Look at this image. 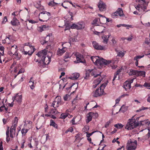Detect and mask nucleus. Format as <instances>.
Returning <instances> with one entry per match:
<instances>
[{
    "mask_svg": "<svg viewBox=\"0 0 150 150\" xmlns=\"http://www.w3.org/2000/svg\"><path fill=\"white\" fill-rule=\"evenodd\" d=\"M47 51L45 49L39 52L36 55L37 56V59L34 60L35 62L43 64L45 65L48 64L50 62L51 59L50 57H46Z\"/></svg>",
    "mask_w": 150,
    "mask_h": 150,
    "instance_id": "obj_1",
    "label": "nucleus"
},
{
    "mask_svg": "<svg viewBox=\"0 0 150 150\" xmlns=\"http://www.w3.org/2000/svg\"><path fill=\"white\" fill-rule=\"evenodd\" d=\"M91 59L95 65L101 67L108 64L111 62V61L106 60L103 58H100L98 56H92L91 57Z\"/></svg>",
    "mask_w": 150,
    "mask_h": 150,
    "instance_id": "obj_2",
    "label": "nucleus"
},
{
    "mask_svg": "<svg viewBox=\"0 0 150 150\" xmlns=\"http://www.w3.org/2000/svg\"><path fill=\"white\" fill-rule=\"evenodd\" d=\"M75 14V13H74L72 12L69 11L67 15L65 16V18H66V22L65 23V28L64 29V30H69L70 28L74 29V28H72L73 24L71 25V23L69 21H72L73 19L72 17Z\"/></svg>",
    "mask_w": 150,
    "mask_h": 150,
    "instance_id": "obj_3",
    "label": "nucleus"
},
{
    "mask_svg": "<svg viewBox=\"0 0 150 150\" xmlns=\"http://www.w3.org/2000/svg\"><path fill=\"white\" fill-rule=\"evenodd\" d=\"M134 116H132L131 119H129L127 123L125 128L128 130H131L136 127L139 125L138 120L140 117H138L136 120L134 118Z\"/></svg>",
    "mask_w": 150,
    "mask_h": 150,
    "instance_id": "obj_4",
    "label": "nucleus"
},
{
    "mask_svg": "<svg viewBox=\"0 0 150 150\" xmlns=\"http://www.w3.org/2000/svg\"><path fill=\"white\" fill-rule=\"evenodd\" d=\"M137 146V142L136 140L132 141L131 139L129 140L127 144V150H135Z\"/></svg>",
    "mask_w": 150,
    "mask_h": 150,
    "instance_id": "obj_5",
    "label": "nucleus"
},
{
    "mask_svg": "<svg viewBox=\"0 0 150 150\" xmlns=\"http://www.w3.org/2000/svg\"><path fill=\"white\" fill-rule=\"evenodd\" d=\"M137 3H139L137 5L135 6V8L137 9V8H141L142 9H146L148 6V3L146 2L145 0H135Z\"/></svg>",
    "mask_w": 150,
    "mask_h": 150,
    "instance_id": "obj_6",
    "label": "nucleus"
},
{
    "mask_svg": "<svg viewBox=\"0 0 150 150\" xmlns=\"http://www.w3.org/2000/svg\"><path fill=\"white\" fill-rule=\"evenodd\" d=\"M51 14L49 12L46 11H43L40 13L39 16L42 19H39V20L41 21H47L50 18Z\"/></svg>",
    "mask_w": 150,
    "mask_h": 150,
    "instance_id": "obj_7",
    "label": "nucleus"
},
{
    "mask_svg": "<svg viewBox=\"0 0 150 150\" xmlns=\"http://www.w3.org/2000/svg\"><path fill=\"white\" fill-rule=\"evenodd\" d=\"M66 43L68 44L69 45L71 46L70 43H69L67 42H62V46L63 47L61 49L59 48L57 51V54L59 56L62 55L67 50V48L65 46H64V44Z\"/></svg>",
    "mask_w": 150,
    "mask_h": 150,
    "instance_id": "obj_8",
    "label": "nucleus"
},
{
    "mask_svg": "<svg viewBox=\"0 0 150 150\" xmlns=\"http://www.w3.org/2000/svg\"><path fill=\"white\" fill-rule=\"evenodd\" d=\"M72 28L78 30H82L85 28V23L83 21L79 22L76 23H73Z\"/></svg>",
    "mask_w": 150,
    "mask_h": 150,
    "instance_id": "obj_9",
    "label": "nucleus"
},
{
    "mask_svg": "<svg viewBox=\"0 0 150 150\" xmlns=\"http://www.w3.org/2000/svg\"><path fill=\"white\" fill-rule=\"evenodd\" d=\"M73 54L76 56V60L74 62L76 63H85V61L84 60L83 57L82 55L79 54L78 52H76L75 53H73Z\"/></svg>",
    "mask_w": 150,
    "mask_h": 150,
    "instance_id": "obj_10",
    "label": "nucleus"
},
{
    "mask_svg": "<svg viewBox=\"0 0 150 150\" xmlns=\"http://www.w3.org/2000/svg\"><path fill=\"white\" fill-rule=\"evenodd\" d=\"M134 79L126 81L124 83V88L127 91L131 88V83H132Z\"/></svg>",
    "mask_w": 150,
    "mask_h": 150,
    "instance_id": "obj_11",
    "label": "nucleus"
},
{
    "mask_svg": "<svg viewBox=\"0 0 150 150\" xmlns=\"http://www.w3.org/2000/svg\"><path fill=\"white\" fill-rule=\"evenodd\" d=\"M92 44L94 48L97 50H105L107 49L105 46L99 45L98 43L96 41H93Z\"/></svg>",
    "mask_w": 150,
    "mask_h": 150,
    "instance_id": "obj_12",
    "label": "nucleus"
},
{
    "mask_svg": "<svg viewBox=\"0 0 150 150\" xmlns=\"http://www.w3.org/2000/svg\"><path fill=\"white\" fill-rule=\"evenodd\" d=\"M17 46L16 45H13L12 46L11 49V51L9 52V54L11 56L13 55H15L17 56L18 55V54L17 53Z\"/></svg>",
    "mask_w": 150,
    "mask_h": 150,
    "instance_id": "obj_13",
    "label": "nucleus"
},
{
    "mask_svg": "<svg viewBox=\"0 0 150 150\" xmlns=\"http://www.w3.org/2000/svg\"><path fill=\"white\" fill-rule=\"evenodd\" d=\"M104 92L103 89L101 90L100 88L97 89L93 92V96L94 97H97L102 95Z\"/></svg>",
    "mask_w": 150,
    "mask_h": 150,
    "instance_id": "obj_14",
    "label": "nucleus"
},
{
    "mask_svg": "<svg viewBox=\"0 0 150 150\" xmlns=\"http://www.w3.org/2000/svg\"><path fill=\"white\" fill-rule=\"evenodd\" d=\"M13 101L15 100L18 103L20 104L22 101V96L20 93L16 94L15 96L12 98Z\"/></svg>",
    "mask_w": 150,
    "mask_h": 150,
    "instance_id": "obj_15",
    "label": "nucleus"
},
{
    "mask_svg": "<svg viewBox=\"0 0 150 150\" xmlns=\"http://www.w3.org/2000/svg\"><path fill=\"white\" fill-rule=\"evenodd\" d=\"M16 127V125H14L10 129V137L12 138H13L15 135Z\"/></svg>",
    "mask_w": 150,
    "mask_h": 150,
    "instance_id": "obj_16",
    "label": "nucleus"
},
{
    "mask_svg": "<svg viewBox=\"0 0 150 150\" xmlns=\"http://www.w3.org/2000/svg\"><path fill=\"white\" fill-rule=\"evenodd\" d=\"M119 10V11L115 12L112 14L111 17L112 18H115L119 16H122L123 15L122 10Z\"/></svg>",
    "mask_w": 150,
    "mask_h": 150,
    "instance_id": "obj_17",
    "label": "nucleus"
},
{
    "mask_svg": "<svg viewBox=\"0 0 150 150\" xmlns=\"http://www.w3.org/2000/svg\"><path fill=\"white\" fill-rule=\"evenodd\" d=\"M24 127L28 129H30L31 127L32 123L30 121H24Z\"/></svg>",
    "mask_w": 150,
    "mask_h": 150,
    "instance_id": "obj_18",
    "label": "nucleus"
},
{
    "mask_svg": "<svg viewBox=\"0 0 150 150\" xmlns=\"http://www.w3.org/2000/svg\"><path fill=\"white\" fill-rule=\"evenodd\" d=\"M93 70H88V71H87L86 74V76L84 77L85 79H87L88 77L89 76V73H90L91 71H92L91 73V75L93 76H94V77H97L98 76L100 75V74L101 73H100L99 74H96L95 75L94 73L93 72Z\"/></svg>",
    "mask_w": 150,
    "mask_h": 150,
    "instance_id": "obj_19",
    "label": "nucleus"
},
{
    "mask_svg": "<svg viewBox=\"0 0 150 150\" xmlns=\"http://www.w3.org/2000/svg\"><path fill=\"white\" fill-rule=\"evenodd\" d=\"M103 79V77L100 76L98 79H97L94 80L93 83V87L94 88H96L97 85L100 83L101 81Z\"/></svg>",
    "mask_w": 150,
    "mask_h": 150,
    "instance_id": "obj_20",
    "label": "nucleus"
},
{
    "mask_svg": "<svg viewBox=\"0 0 150 150\" xmlns=\"http://www.w3.org/2000/svg\"><path fill=\"white\" fill-rule=\"evenodd\" d=\"M93 115L94 112H91L88 113L87 115V118L86 120V123H88L91 120L93 116Z\"/></svg>",
    "mask_w": 150,
    "mask_h": 150,
    "instance_id": "obj_21",
    "label": "nucleus"
},
{
    "mask_svg": "<svg viewBox=\"0 0 150 150\" xmlns=\"http://www.w3.org/2000/svg\"><path fill=\"white\" fill-rule=\"evenodd\" d=\"M11 23L13 26L18 25L20 24V22L17 19L16 17H13L12 20L11 22Z\"/></svg>",
    "mask_w": 150,
    "mask_h": 150,
    "instance_id": "obj_22",
    "label": "nucleus"
},
{
    "mask_svg": "<svg viewBox=\"0 0 150 150\" xmlns=\"http://www.w3.org/2000/svg\"><path fill=\"white\" fill-rule=\"evenodd\" d=\"M80 74L78 73H73L69 77V78L72 80H75L77 79L79 77Z\"/></svg>",
    "mask_w": 150,
    "mask_h": 150,
    "instance_id": "obj_23",
    "label": "nucleus"
},
{
    "mask_svg": "<svg viewBox=\"0 0 150 150\" xmlns=\"http://www.w3.org/2000/svg\"><path fill=\"white\" fill-rule=\"evenodd\" d=\"M98 6L100 9L101 8L104 9L106 8V5L105 3L100 0L99 2L98 3Z\"/></svg>",
    "mask_w": 150,
    "mask_h": 150,
    "instance_id": "obj_24",
    "label": "nucleus"
},
{
    "mask_svg": "<svg viewBox=\"0 0 150 150\" xmlns=\"http://www.w3.org/2000/svg\"><path fill=\"white\" fill-rule=\"evenodd\" d=\"M115 51L117 53V56L121 58L123 57L126 53V52L125 51H119L117 50H115Z\"/></svg>",
    "mask_w": 150,
    "mask_h": 150,
    "instance_id": "obj_25",
    "label": "nucleus"
},
{
    "mask_svg": "<svg viewBox=\"0 0 150 150\" xmlns=\"http://www.w3.org/2000/svg\"><path fill=\"white\" fill-rule=\"evenodd\" d=\"M21 11L17 10L13 12L11 15L13 16V17L18 18L20 17V13Z\"/></svg>",
    "mask_w": 150,
    "mask_h": 150,
    "instance_id": "obj_26",
    "label": "nucleus"
},
{
    "mask_svg": "<svg viewBox=\"0 0 150 150\" xmlns=\"http://www.w3.org/2000/svg\"><path fill=\"white\" fill-rule=\"evenodd\" d=\"M29 52H30V55H31L35 51L34 46H28Z\"/></svg>",
    "mask_w": 150,
    "mask_h": 150,
    "instance_id": "obj_27",
    "label": "nucleus"
},
{
    "mask_svg": "<svg viewBox=\"0 0 150 150\" xmlns=\"http://www.w3.org/2000/svg\"><path fill=\"white\" fill-rule=\"evenodd\" d=\"M137 76H141L144 77L145 76V72L144 71H137Z\"/></svg>",
    "mask_w": 150,
    "mask_h": 150,
    "instance_id": "obj_28",
    "label": "nucleus"
},
{
    "mask_svg": "<svg viewBox=\"0 0 150 150\" xmlns=\"http://www.w3.org/2000/svg\"><path fill=\"white\" fill-rule=\"evenodd\" d=\"M49 28L48 26H46V25H43L42 26L39 27V31L40 32L46 30Z\"/></svg>",
    "mask_w": 150,
    "mask_h": 150,
    "instance_id": "obj_29",
    "label": "nucleus"
},
{
    "mask_svg": "<svg viewBox=\"0 0 150 150\" xmlns=\"http://www.w3.org/2000/svg\"><path fill=\"white\" fill-rule=\"evenodd\" d=\"M128 108V106H125L124 105H123L120 109L119 112L120 111H122L123 112H124L126 111Z\"/></svg>",
    "mask_w": 150,
    "mask_h": 150,
    "instance_id": "obj_30",
    "label": "nucleus"
},
{
    "mask_svg": "<svg viewBox=\"0 0 150 150\" xmlns=\"http://www.w3.org/2000/svg\"><path fill=\"white\" fill-rule=\"evenodd\" d=\"M9 127H8L7 128V130L6 132V141L7 142H8L10 140V138L9 137Z\"/></svg>",
    "mask_w": 150,
    "mask_h": 150,
    "instance_id": "obj_31",
    "label": "nucleus"
},
{
    "mask_svg": "<svg viewBox=\"0 0 150 150\" xmlns=\"http://www.w3.org/2000/svg\"><path fill=\"white\" fill-rule=\"evenodd\" d=\"M150 122L148 121V120H145L143 121H139V124L140 125H149Z\"/></svg>",
    "mask_w": 150,
    "mask_h": 150,
    "instance_id": "obj_32",
    "label": "nucleus"
},
{
    "mask_svg": "<svg viewBox=\"0 0 150 150\" xmlns=\"http://www.w3.org/2000/svg\"><path fill=\"white\" fill-rule=\"evenodd\" d=\"M26 141L25 139H22L21 142V143L20 144V145L21 146V148L23 149L25 147L24 144L25 142Z\"/></svg>",
    "mask_w": 150,
    "mask_h": 150,
    "instance_id": "obj_33",
    "label": "nucleus"
},
{
    "mask_svg": "<svg viewBox=\"0 0 150 150\" xmlns=\"http://www.w3.org/2000/svg\"><path fill=\"white\" fill-rule=\"evenodd\" d=\"M109 37V36L107 37V36L106 35H104L103 37H102V39H103V42L104 43L107 44L108 42Z\"/></svg>",
    "mask_w": 150,
    "mask_h": 150,
    "instance_id": "obj_34",
    "label": "nucleus"
},
{
    "mask_svg": "<svg viewBox=\"0 0 150 150\" xmlns=\"http://www.w3.org/2000/svg\"><path fill=\"white\" fill-rule=\"evenodd\" d=\"M144 12L143 10H136L133 13L135 14L139 15L143 13Z\"/></svg>",
    "mask_w": 150,
    "mask_h": 150,
    "instance_id": "obj_35",
    "label": "nucleus"
},
{
    "mask_svg": "<svg viewBox=\"0 0 150 150\" xmlns=\"http://www.w3.org/2000/svg\"><path fill=\"white\" fill-rule=\"evenodd\" d=\"M61 97L60 96H58L56 97L54 101H55L60 105L61 103Z\"/></svg>",
    "mask_w": 150,
    "mask_h": 150,
    "instance_id": "obj_36",
    "label": "nucleus"
},
{
    "mask_svg": "<svg viewBox=\"0 0 150 150\" xmlns=\"http://www.w3.org/2000/svg\"><path fill=\"white\" fill-rule=\"evenodd\" d=\"M50 126H53L56 128H57L58 126L57 125L56 123H55V122L52 120H50Z\"/></svg>",
    "mask_w": 150,
    "mask_h": 150,
    "instance_id": "obj_37",
    "label": "nucleus"
},
{
    "mask_svg": "<svg viewBox=\"0 0 150 150\" xmlns=\"http://www.w3.org/2000/svg\"><path fill=\"white\" fill-rule=\"evenodd\" d=\"M28 130L29 129H28L23 127V128L22 129L21 131L22 135H25V134L28 132Z\"/></svg>",
    "mask_w": 150,
    "mask_h": 150,
    "instance_id": "obj_38",
    "label": "nucleus"
},
{
    "mask_svg": "<svg viewBox=\"0 0 150 150\" xmlns=\"http://www.w3.org/2000/svg\"><path fill=\"white\" fill-rule=\"evenodd\" d=\"M59 105V104L58 103L55 101H54L52 103L51 106L53 107L54 108H56L58 107Z\"/></svg>",
    "mask_w": 150,
    "mask_h": 150,
    "instance_id": "obj_39",
    "label": "nucleus"
},
{
    "mask_svg": "<svg viewBox=\"0 0 150 150\" xmlns=\"http://www.w3.org/2000/svg\"><path fill=\"white\" fill-rule=\"evenodd\" d=\"M71 57L70 54L69 53L67 52L65 54V55L64 56V60L65 62H67V60H66L67 58H69Z\"/></svg>",
    "mask_w": 150,
    "mask_h": 150,
    "instance_id": "obj_40",
    "label": "nucleus"
},
{
    "mask_svg": "<svg viewBox=\"0 0 150 150\" xmlns=\"http://www.w3.org/2000/svg\"><path fill=\"white\" fill-rule=\"evenodd\" d=\"M137 70H131L129 73V74L131 76L135 75L137 76Z\"/></svg>",
    "mask_w": 150,
    "mask_h": 150,
    "instance_id": "obj_41",
    "label": "nucleus"
},
{
    "mask_svg": "<svg viewBox=\"0 0 150 150\" xmlns=\"http://www.w3.org/2000/svg\"><path fill=\"white\" fill-rule=\"evenodd\" d=\"M144 42L147 45H150V34H149V38H145Z\"/></svg>",
    "mask_w": 150,
    "mask_h": 150,
    "instance_id": "obj_42",
    "label": "nucleus"
},
{
    "mask_svg": "<svg viewBox=\"0 0 150 150\" xmlns=\"http://www.w3.org/2000/svg\"><path fill=\"white\" fill-rule=\"evenodd\" d=\"M124 126V125H122L121 124L118 123L115 125H114V127L118 129H121Z\"/></svg>",
    "mask_w": 150,
    "mask_h": 150,
    "instance_id": "obj_43",
    "label": "nucleus"
},
{
    "mask_svg": "<svg viewBox=\"0 0 150 150\" xmlns=\"http://www.w3.org/2000/svg\"><path fill=\"white\" fill-rule=\"evenodd\" d=\"M2 103L3 104V105L0 107V112L4 110V109H5L6 111H7L8 110V108H6L4 104V102H2Z\"/></svg>",
    "mask_w": 150,
    "mask_h": 150,
    "instance_id": "obj_44",
    "label": "nucleus"
},
{
    "mask_svg": "<svg viewBox=\"0 0 150 150\" xmlns=\"http://www.w3.org/2000/svg\"><path fill=\"white\" fill-rule=\"evenodd\" d=\"M53 1H54V0H53ZM59 4V3L55 2L54 1H51L50 2L48 3V5L49 6H54L55 5H57V4Z\"/></svg>",
    "mask_w": 150,
    "mask_h": 150,
    "instance_id": "obj_45",
    "label": "nucleus"
},
{
    "mask_svg": "<svg viewBox=\"0 0 150 150\" xmlns=\"http://www.w3.org/2000/svg\"><path fill=\"white\" fill-rule=\"evenodd\" d=\"M144 55L142 56H140V55H137L134 57V60H138L139 59H140L144 57Z\"/></svg>",
    "mask_w": 150,
    "mask_h": 150,
    "instance_id": "obj_46",
    "label": "nucleus"
},
{
    "mask_svg": "<svg viewBox=\"0 0 150 150\" xmlns=\"http://www.w3.org/2000/svg\"><path fill=\"white\" fill-rule=\"evenodd\" d=\"M31 45L29 42H27L24 43V47H23L24 50H26V49L28 48V46H30Z\"/></svg>",
    "mask_w": 150,
    "mask_h": 150,
    "instance_id": "obj_47",
    "label": "nucleus"
},
{
    "mask_svg": "<svg viewBox=\"0 0 150 150\" xmlns=\"http://www.w3.org/2000/svg\"><path fill=\"white\" fill-rule=\"evenodd\" d=\"M77 40V39L76 37H74L73 38H71L69 39V42H68L69 43H70L72 42H76Z\"/></svg>",
    "mask_w": 150,
    "mask_h": 150,
    "instance_id": "obj_48",
    "label": "nucleus"
},
{
    "mask_svg": "<svg viewBox=\"0 0 150 150\" xmlns=\"http://www.w3.org/2000/svg\"><path fill=\"white\" fill-rule=\"evenodd\" d=\"M12 36L11 35L8 36V37H6L5 39L6 40V43L8 44H9V40H11V38Z\"/></svg>",
    "mask_w": 150,
    "mask_h": 150,
    "instance_id": "obj_49",
    "label": "nucleus"
},
{
    "mask_svg": "<svg viewBox=\"0 0 150 150\" xmlns=\"http://www.w3.org/2000/svg\"><path fill=\"white\" fill-rule=\"evenodd\" d=\"M30 83V88L32 89H33L34 88V82L33 81H30L29 82Z\"/></svg>",
    "mask_w": 150,
    "mask_h": 150,
    "instance_id": "obj_50",
    "label": "nucleus"
},
{
    "mask_svg": "<svg viewBox=\"0 0 150 150\" xmlns=\"http://www.w3.org/2000/svg\"><path fill=\"white\" fill-rule=\"evenodd\" d=\"M98 131H95L91 133H89L88 132H86V137L87 138L89 137L90 136H91L95 132H98Z\"/></svg>",
    "mask_w": 150,
    "mask_h": 150,
    "instance_id": "obj_51",
    "label": "nucleus"
},
{
    "mask_svg": "<svg viewBox=\"0 0 150 150\" xmlns=\"http://www.w3.org/2000/svg\"><path fill=\"white\" fill-rule=\"evenodd\" d=\"M98 19L97 18H96L92 22V24L93 25H96L97 24L98 22Z\"/></svg>",
    "mask_w": 150,
    "mask_h": 150,
    "instance_id": "obj_52",
    "label": "nucleus"
},
{
    "mask_svg": "<svg viewBox=\"0 0 150 150\" xmlns=\"http://www.w3.org/2000/svg\"><path fill=\"white\" fill-rule=\"evenodd\" d=\"M107 83H103L101 86H100V88L101 90L103 89V90H104V89L105 88V87L107 86Z\"/></svg>",
    "mask_w": 150,
    "mask_h": 150,
    "instance_id": "obj_53",
    "label": "nucleus"
},
{
    "mask_svg": "<svg viewBox=\"0 0 150 150\" xmlns=\"http://www.w3.org/2000/svg\"><path fill=\"white\" fill-rule=\"evenodd\" d=\"M144 86L148 89H150V83H145Z\"/></svg>",
    "mask_w": 150,
    "mask_h": 150,
    "instance_id": "obj_54",
    "label": "nucleus"
},
{
    "mask_svg": "<svg viewBox=\"0 0 150 150\" xmlns=\"http://www.w3.org/2000/svg\"><path fill=\"white\" fill-rule=\"evenodd\" d=\"M27 21H28L30 23H31L32 24H34L36 23L37 22L36 21L34 20H30L28 19H27L25 21V22H27Z\"/></svg>",
    "mask_w": 150,
    "mask_h": 150,
    "instance_id": "obj_55",
    "label": "nucleus"
},
{
    "mask_svg": "<svg viewBox=\"0 0 150 150\" xmlns=\"http://www.w3.org/2000/svg\"><path fill=\"white\" fill-rule=\"evenodd\" d=\"M145 130H148V134L146 135V136L147 137L148 139L150 137V128H149L147 129H146Z\"/></svg>",
    "mask_w": 150,
    "mask_h": 150,
    "instance_id": "obj_56",
    "label": "nucleus"
},
{
    "mask_svg": "<svg viewBox=\"0 0 150 150\" xmlns=\"http://www.w3.org/2000/svg\"><path fill=\"white\" fill-rule=\"evenodd\" d=\"M67 117V115L65 114L62 113L61 114L60 118L62 119H64Z\"/></svg>",
    "mask_w": 150,
    "mask_h": 150,
    "instance_id": "obj_57",
    "label": "nucleus"
},
{
    "mask_svg": "<svg viewBox=\"0 0 150 150\" xmlns=\"http://www.w3.org/2000/svg\"><path fill=\"white\" fill-rule=\"evenodd\" d=\"M18 117H15L14 118V124H13V125H16V126H17L16 125H17V124L18 122Z\"/></svg>",
    "mask_w": 150,
    "mask_h": 150,
    "instance_id": "obj_58",
    "label": "nucleus"
},
{
    "mask_svg": "<svg viewBox=\"0 0 150 150\" xmlns=\"http://www.w3.org/2000/svg\"><path fill=\"white\" fill-rule=\"evenodd\" d=\"M7 18L6 16H5L3 19L2 21V23H5L7 21Z\"/></svg>",
    "mask_w": 150,
    "mask_h": 150,
    "instance_id": "obj_59",
    "label": "nucleus"
},
{
    "mask_svg": "<svg viewBox=\"0 0 150 150\" xmlns=\"http://www.w3.org/2000/svg\"><path fill=\"white\" fill-rule=\"evenodd\" d=\"M57 111L56 110V109H52L50 111V113L52 114H55L57 113Z\"/></svg>",
    "mask_w": 150,
    "mask_h": 150,
    "instance_id": "obj_60",
    "label": "nucleus"
},
{
    "mask_svg": "<svg viewBox=\"0 0 150 150\" xmlns=\"http://www.w3.org/2000/svg\"><path fill=\"white\" fill-rule=\"evenodd\" d=\"M111 123V121L110 120H109L105 124V128L108 127L109 125H110V124Z\"/></svg>",
    "mask_w": 150,
    "mask_h": 150,
    "instance_id": "obj_61",
    "label": "nucleus"
},
{
    "mask_svg": "<svg viewBox=\"0 0 150 150\" xmlns=\"http://www.w3.org/2000/svg\"><path fill=\"white\" fill-rule=\"evenodd\" d=\"M69 96V95L67 94H66L64 97V99L65 101L67 100Z\"/></svg>",
    "mask_w": 150,
    "mask_h": 150,
    "instance_id": "obj_62",
    "label": "nucleus"
},
{
    "mask_svg": "<svg viewBox=\"0 0 150 150\" xmlns=\"http://www.w3.org/2000/svg\"><path fill=\"white\" fill-rule=\"evenodd\" d=\"M104 19H106V22L108 23L109 22H111V23L112 22V19L111 18H109L105 17V18Z\"/></svg>",
    "mask_w": 150,
    "mask_h": 150,
    "instance_id": "obj_63",
    "label": "nucleus"
},
{
    "mask_svg": "<svg viewBox=\"0 0 150 150\" xmlns=\"http://www.w3.org/2000/svg\"><path fill=\"white\" fill-rule=\"evenodd\" d=\"M19 65L17 66L15 68L14 70V72H17L18 71V69H19Z\"/></svg>",
    "mask_w": 150,
    "mask_h": 150,
    "instance_id": "obj_64",
    "label": "nucleus"
}]
</instances>
